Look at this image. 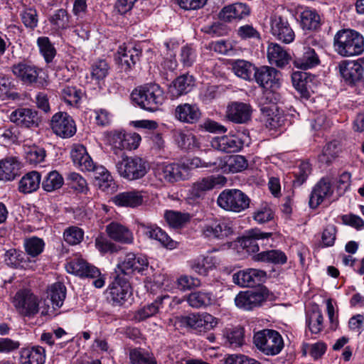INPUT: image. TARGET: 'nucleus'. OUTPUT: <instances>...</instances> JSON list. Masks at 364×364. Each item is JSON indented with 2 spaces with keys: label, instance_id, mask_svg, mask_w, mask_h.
<instances>
[{
  "label": "nucleus",
  "instance_id": "4c0bfd02",
  "mask_svg": "<svg viewBox=\"0 0 364 364\" xmlns=\"http://www.w3.org/2000/svg\"><path fill=\"white\" fill-rule=\"evenodd\" d=\"M21 164L14 157H7L0 160V181H13L18 174Z\"/></svg>",
  "mask_w": 364,
  "mask_h": 364
},
{
  "label": "nucleus",
  "instance_id": "7c9ffc66",
  "mask_svg": "<svg viewBox=\"0 0 364 364\" xmlns=\"http://www.w3.org/2000/svg\"><path fill=\"white\" fill-rule=\"evenodd\" d=\"M70 156L73 164L82 171H91L95 166L86 148L82 144L73 145Z\"/></svg>",
  "mask_w": 364,
  "mask_h": 364
},
{
  "label": "nucleus",
  "instance_id": "4d7b16f0",
  "mask_svg": "<svg viewBox=\"0 0 364 364\" xmlns=\"http://www.w3.org/2000/svg\"><path fill=\"white\" fill-rule=\"evenodd\" d=\"M83 92L74 86H65L61 90V97L70 106H77L80 101Z\"/></svg>",
  "mask_w": 364,
  "mask_h": 364
},
{
  "label": "nucleus",
  "instance_id": "72a5a7b5",
  "mask_svg": "<svg viewBox=\"0 0 364 364\" xmlns=\"http://www.w3.org/2000/svg\"><path fill=\"white\" fill-rule=\"evenodd\" d=\"M250 13V9L246 4L237 3L225 6L220 11L219 17L223 21L231 22L245 18Z\"/></svg>",
  "mask_w": 364,
  "mask_h": 364
},
{
  "label": "nucleus",
  "instance_id": "412c9836",
  "mask_svg": "<svg viewBox=\"0 0 364 364\" xmlns=\"http://www.w3.org/2000/svg\"><path fill=\"white\" fill-rule=\"evenodd\" d=\"M316 77L309 73L295 71L291 74V81L294 87L300 94L301 97L309 99L311 93L314 92Z\"/></svg>",
  "mask_w": 364,
  "mask_h": 364
},
{
  "label": "nucleus",
  "instance_id": "09e8293b",
  "mask_svg": "<svg viewBox=\"0 0 364 364\" xmlns=\"http://www.w3.org/2000/svg\"><path fill=\"white\" fill-rule=\"evenodd\" d=\"M252 259L255 262H270L274 264H284L287 258L286 255L277 250L263 251L253 255Z\"/></svg>",
  "mask_w": 364,
  "mask_h": 364
},
{
  "label": "nucleus",
  "instance_id": "cd10ccee",
  "mask_svg": "<svg viewBox=\"0 0 364 364\" xmlns=\"http://www.w3.org/2000/svg\"><path fill=\"white\" fill-rule=\"evenodd\" d=\"M143 234L148 238L155 240L164 247L173 250L177 247V242L173 240L164 230L156 225H141Z\"/></svg>",
  "mask_w": 364,
  "mask_h": 364
},
{
  "label": "nucleus",
  "instance_id": "9d476101",
  "mask_svg": "<svg viewBox=\"0 0 364 364\" xmlns=\"http://www.w3.org/2000/svg\"><path fill=\"white\" fill-rule=\"evenodd\" d=\"M109 298L114 306H123L132 296L129 282L124 276L117 274L107 289Z\"/></svg>",
  "mask_w": 364,
  "mask_h": 364
},
{
  "label": "nucleus",
  "instance_id": "f257e3e1",
  "mask_svg": "<svg viewBox=\"0 0 364 364\" xmlns=\"http://www.w3.org/2000/svg\"><path fill=\"white\" fill-rule=\"evenodd\" d=\"M132 101L141 109L155 112L164 103L166 97L163 89L156 83H150L134 89Z\"/></svg>",
  "mask_w": 364,
  "mask_h": 364
},
{
  "label": "nucleus",
  "instance_id": "e2e57ef3",
  "mask_svg": "<svg viewBox=\"0 0 364 364\" xmlns=\"http://www.w3.org/2000/svg\"><path fill=\"white\" fill-rule=\"evenodd\" d=\"M23 246L26 253L29 256L36 257L43 251L45 242L41 238L33 237L26 239L24 241Z\"/></svg>",
  "mask_w": 364,
  "mask_h": 364
},
{
  "label": "nucleus",
  "instance_id": "7ed1b4c3",
  "mask_svg": "<svg viewBox=\"0 0 364 364\" xmlns=\"http://www.w3.org/2000/svg\"><path fill=\"white\" fill-rule=\"evenodd\" d=\"M152 171L155 178L163 186L186 181L191 176L190 167L185 163L159 162Z\"/></svg>",
  "mask_w": 364,
  "mask_h": 364
},
{
  "label": "nucleus",
  "instance_id": "5fc2aeb1",
  "mask_svg": "<svg viewBox=\"0 0 364 364\" xmlns=\"http://www.w3.org/2000/svg\"><path fill=\"white\" fill-rule=\"evenodd\" d=\"M164 218L171 227L178 228L183 227L189 222L191 215L188 213L166 210L164 213Z\"/></svg>",
  "mask_w": 364,
  "mask_h": 364
},
{
  "label": "nucleus",
  "instance_id": "8fccbe9b",
  "mask_svg": "<svg viewBox=\"0 0 364 364\" xmlns=\"http://www.w3.org/2000/svg\"><path fill=\"white\" fill-rule=\"evenodd\" d=\"M129 358L132 364H157L153 353L144 348H135L130 349Z\"/></svg>",
  "mask_w": 364,
  "mask_h": 364
},
{
  "label": "nucleus",
  "instance_id": "6ab92c4d",
  "mask_svg": "<svg viewBox=\"0 0 364 364\" xmlns=\"http://www.w3.org/2000/svg\"><path fill=\"white\" fill-rule=\"evenodd\" d=\"M53 132L62 137L70 138L76 133V125L73 118L66 112L55 113L51 119Z\"/></svg>",
  "mask_w": 364,
  "mask_h": 364
},
{
  "label": "nucleus",
  "instance_id": "a211bd4d",
  "mask_svg": "<svg viewBox=\"0 0 364 364\" xmlns=\"http://www.w3.org/2000/svg\"><path fill=\"white\" fill-rule=\"evenodd\" d=\"M272 236V232H262L259 228H252L246 232L240 239L241 246L249 253L256 255L259 250V244L263 246Z\"/></svg>",
  "mask_w": 364,
  "mask_h": 364
},
{
  "label": "nucleus",
  "instance_id": "338daca9",
  "mask_svg": "<svg viewBox=\"0 0 364 364\" xmlns=\"http://www.w3.org/2000/svg\"><path fill=\"white\" fill-rule=\"evenodd\" d=\"M225 336L230 346L239 347L243 342V329L240 327L227 328Z\"/></svg>",
  "mask_w": 364,
  "mask_h": 364
},
{
  "label": "nucleus",
  "instance_id": "f8f14e48",
  "mask_svg": "<svg viewBox=\"0 0 364 364\" xmlns=\"http://www.w3.org/2000/svg\"><path fill=\"white\" fill-rule=\"evenodd\" d=\"M148 267L149 262L146 256L129 252L120 258L117 266V272L124 276H131L134 272L144 274Z\"/></svg>",
  "mask_w": 364,
  "mask_h": 364
},
{
  "label": "nucleus",
  "instance_id": "49530a36",
  "mask_svg": "<svg viewBox=\"0 0 364 364\" xmlns=\"http://www.w3.org/2000/svg\"><path fill=\"white\" fill-rule=\"evenodd\" d=\"M232 70L235 75L247 81L253 80V74L257 67L249 61L245 60H236L231 63Z\"/></svg>",
  "mask_w": 364,
  "mask_h": 364
},
{
  "label": "nucleus",
  "instance_id": "4468645a",
  "mask_svg": "<svg viewBox=\"0 0 364 364\" xmlns=\"http://www.w3.org/2000/svg\"><path fill=\"white\" fill-rule=\"evenodd\" d=\"M182 322L198 333H204L214 329L220 319L207 312L194 313L182 318Z\"/></svg>",
  "mask_w": 364,
  "mask_h": 364
},
{
  "label": "nucleus",
  "instance_id": "69168bd1",
  "mask_svg": "<svg viewBox=\"0 0 364 364\" xmlns=\"http://www.w3.org/2000/svg\"><path fill=\"white\" fill-rule=\"evenodd\" d=\"M109 66L105 60H100L95 62L91 70V77L97 82L103 80L109 73Z\"/></svg>",
  "mask_w": 364,
  "mask_h": 364
},
{
  "label": "nucleus",
  "instance_id": "de8ad7c7",
  "mask_svg": "<svg viewBox=\"0 0 364 364\" xmlns=\"http://www.w3.org/2000/svg\"><path fill=\"white\" fill-rule=\"evenodd\" d=\"M169 299L170 297L168 295L158 297L152 303L148 304L139 309L136 312V318L139 321H143L155 316L162 308L163 302Z\"/></svg>",
  "mask_w": 364,
  "mask_h": 364
},
{
  "label": "nucleus",
  "instance_id": "e433bc0d",
  "mask_svg": "<svg viewBox=\"0 0 364 364\" xmlns=\"http://www.w3.org/2000/svg\"><path fill=\"white\" fill-rule=\"evenodd\" d=\"M106 231L109 237L117 242L131 244L134 240L132 232L124 225L112 222L106 227Z\"/></svg>",
  "mask_w": 364,
  "mask_h": 364
},
{
  "label": "nucleus",
  "instance_id": "bf43d9fd",
  "mask_svg": "<svg viewBox=\"0 0 364 364\" xmlns=\"http://www.w3.org/2000/svg\"><path fill=\"white\" fill-rule=\"evenodd\" d=\"M25 158L30 164H38L44 161L46 156L43 148L36 145L24 147Z\"/></svg>",
  "mask_w": 364,
  "mask_h": 364
},
{
  "label": "nucleus",
  "instance_id": "13d9d810",
  "mask_svg": "<svg viewBox=\"0 0 364 364\" xmlns=\"http://www.w3.org/2000/svg\"><path fill=\"white\" fill-rule=\"evenodd\" d=\"M49 21L55 31L65 30L69 27V16L66 10L60 9L50 17Z\"/></svg>",
  "mask_w": 364,
  "mask_h": 364
},
{
  "label": "nucleus",
  "instance_id": "2f4dec72",
  "mask_svg": "<svg viewBox=\"0 0 364 364\" xmlns=\"http://www.w3.org/2000/svg\"><path fill=\"white\" fill-rule=\"evenodd\" d=\"M186 301L192 308L206 309L215 304L216 296L211 291L198 290L189 294Z\"/></svg>",
  "mask_w": 364,
  "mask_h": 364
},
{
  "label": "nucleus",
  "instance_id": "ea45409f",
  "mask_svg": "<svg viewBox=\"0 0 364 364\" xmlns=\"http://www.w3.org/2000/svg\"><path fill=\"white\" fill-rule=\"evenodd\" d=\"M112 200L118 206L135 208L142 204L143 196L140 191H126L116 195Z\"/></svg>",
  "mask_w": 364,
  "mask_h": 364
},
{
  "label": "nucleus",
  "instance_id": "473e14b6",
  "mask_svg": "<svg viewBox=\"0 0 364 364\" xmlns=\"http://www.w3.org/2000/svg\"><path fill=\"white\" fill-rule=\"evenodd\" d=\"M13 74L26 84L35 82L38 77V68L28 63L21 62L11 68Z\"/></svg>",
  "mask_w": 364,
  "mask_h": 364
},
{
  "label": "nucleus",
  "instance_id": "dca6fc26",
  "mask_svg": "<svg viewBox=\"0 0 364 364\" xmlns=\"http://www.w3.org/2000/svg\"><path fill=\"white\" fill-rule=\"evenodd\" d=\"M278 95L277 90H265L261 98V111L266 114V123L272 129H277L282 125V121L279 114H274L277 110Z\"/></svg>",
  "mask_w": 364,
  "mask_h": 364
},
{
  "label": "nucleus",
  "instance_id": "c03bdc74",
  "mask_svg": "<svg viewBox=\"0 0 364 364\" xmlns=\"http://www.w3.org/2000/svg\"><path fill=\"white\" fill-rule=\"evenodd\" d=\"M41 181V174L32 171L26 173L18 182V191L23 193H31L38 190Z\"/></svg>",
  "mask_w": 364,
  "mask_h": 364
},
{
  "label": "nucleus",
  "instance_id": "3c124183",
  "mask_svg": "<svg viewBox=\"0 0 364 364\" xmlns=\"http://www.w3.org/2000/svg\"><path fill=\"white\" fill-rule=\"evenodd\" d=\"M91 171L94 173L95 182L100 189L105 191L113 184V179L108 170L102 166H95Z\"/></svg>",
  "mask_w": 364,
  "mask_h": 364
},
{
  "label": "nucleus",
  "instance_id": "f3484780",
  "mask_svg": "<svg viewBox=\"0 0 364 364\" xmlns=\"http://www.w3.org/2000/svg\"><path fill=\"white\" fill-rule=\"evenodd\" d=\"M270 32L276 39L286 44L291 43L295 38L294 31L288 20L281 16L271 17Z\"/></svg>",
  "mask_w": 364,
  "mask_h": 364
},
{
  "label": "nucleus",
  "instance_id": "a18cd8bd",
  "mask_svg": "<svg viewBox=\"0 0 364 364\" xmlns=\"http://www.w3.org/2000/svg\"><path fill=\"white\" fill-rule=\"evenodd\" d=\"M4 262L8 266L24 269L28 268L29 264H31L22 251L13 248L6 250L4 253Z\"/></svg>",
  "mask_w": 364,
  "mask_h": 364
},
{
  "label": "nucleus",
  "instance_id": "6e6552de",
  "mask_svg": "<svg viewBox=\"0 0 364 364\" xmlns=\"http://www.w3.org/2000/svg\"><path fill=\"white\" fill-rule=\"evenodd\" d=\"M11 302L16 311L26 317H33L39 311L40 300L31 290L25 289L18 291Z\"/></svg>",
  "mask_w": 364,
  "mask_h": 364
},
{
  "label": "nucleus",
  "instance_id": "5701e85b",
  "mask_svg": "<svg viewBox=\"0 0 364 364\" xmlns=\"http://www.w3.org/2000/svg\"><path fill=\"white\" fill-rule=\"evenodd\" d=\"M210 146L221 152L233 153L242 149L243 141L237 135L227 134L212 138Z\"/></svg>",
  "mask_w": 364,
  "mask_h": 364
},
{
  "label": "nucleus",
  "instance_id": "a878e982",
  "mask_svg": "<svg viewBox=\"0 0 364 364\" xmlns=\"http://www.w3.org/2000/svg\"><path fill=\"white\" fill-rule=\"evenodd\" d=\"M252 107L249 104L240 102L230 103L226 111L228 119L237 124L246 123L250 119Z\"/></svg>",
  "mask_w": 364,
  "mask_h": 364
},
{
  "label": "nucleus",
  "instance_id": "774afa93",
  "mask_svg": "<svg viewBox=\"0 0 364 364\" xmlns=\"http://www.w3.org/2000/svg\"><path fill=\"white\" fill-rule=\"evenodd\" d=\"M252 218L258 224H264L273 220L274 213L269 206L264 205L254 211Z\"/></svg>",
  "mask_w": 364,
  "mask_h": 364
},
{
  "label": "nucleus",
  "instance_id": "79ce46f5",
  "mask_svg": "<svg viewBox=\"0 0 364 364\" xmlns=\"http://www.w3.org/2000/svg\"><path fill=\"white\" fill-rule=\"evenodd\" d=\"M300 25L304 30L316 29L320 23V16L316 10L309 7H299Z\"/></svg>",
  "mask_w": 364,
  "mask_h": 364
},
{
  "label": "nucleus",
  "instance_id": "680f3d73",
  "mask_svg": "<svg viewBox=\"0 0 364 364\" xmlns=\"http://www.w3.org/2000/svg\"><path fill=\"white\" fill-rule=\"evenodd\" d=\"M37 45L46 63L51 62L55 56L56 50L50 39L46 36L39 37L37 39Z\"/></svg>",
  "mask_w": 364,
  "mask_h": 364
},
{
  "label": "nucleus",
  "instance_id": "393cba45",
  "mask_svg": "<svg viewBox=\"0 0 364 364\" xmlns=\"http://www.w3.org/2000/svg\"><path fill=\"white\" fill-rule=\"evenodd\" d=\"M173 116L176 120L181 122L191 124L200 119L201 112L196 104L186 102L176 107Z\"/></svg>",
  "mask_w": 364,
  "mask_h": 364
},
{
  "label": "nucleus",
  "instance_id": "ddd939ff",
  "mask_svg": "<svg viewBox=\"0 0 364 364\" xmlns=\"http://www.w3.org/2000/svg\"><path fill=\"white\" fill-rule=\"evenodd\" d=\"M333 195L334 187L332 180L328 177H323L312 188L309 196V207L316 209L321 203L330 202Z\"/></svg>",
  "mask_w": 364,
  "mask_h": 364
},
{
  "label": "nucleus",
  "instance_id": "0eeeda50",
  "mask_svg": "<svg viewBox=\"0 0 364 364\" xmlns=\"http://www.w3.org/2000/svg\"><path fill=\"white\" fill-rule=\"evenodd\" d=\"M65 269L70 274L94 279L92 284L96 288H102L105 284V276L101 274L100 270L82 258L72 259L66 264Z\"/></svg>",
  "mask_w": 364,
  "mask_h": 364
},
{
  "label": "nucleus",
  "instance_id": "58836bf2",
  "mask_svg": "<svg viewBox=\"0 0 364 364\" xmlns=\"http://www.w3.org/2000/svg\"><path fill=\"white\" fill-rule=\"evenodd\" d=\"M293 64L294 67L305 70L318 65L320 59L314 49L310 47H304L301 55L296 57Z\"/></svg>",
  "mask_w": 364,
  "mask_h": 364
},
{
  "label": "nucleus",
  "instance_id": "4be33fe9",
  "mask_svg": "<svg viewBox=\"0 0 364 364\" xmlns=\"http://www.w3.org/2000/svg\"><path fill=\"white\" fill-rule=\"evenodd\" d=\"M266 296L260 290L240 291L235 299L237 307L244 310H252L259 307L265 301Z\"/></svg>",
  "mask_w": 364,
  "mask_h": 364
},
{
  "label": "nucleus",
  "instance_id": "6e6d98bb",
  "mask_svg": "<svg viewBox=\"0 0 364 364\" xmlns=\"http://www.w3.org/2000/svg\"><path fill=\"white\" fill-rule=\"evenodd\" d=\"M226 173H235L245 170L248 163L245 156L241 155L225 156Z\"/></svg>",
  "mask_w": 364,
  "mask_h": 364
},
{
  "label": "nucleus",
  "instance_id": "f704fd0d",
  "mask_svg": "<svg viewBox=\"0 0 364 364\" xmlns=\"http://www.w3.org/2000/svg\"><path fill=\"white\" fill-rule=\"evenodd\" d=\"M267 56L269 63L279 68H283L289 63L290 55L282 46L270 43L267 46Z\"/></svg>",
  "mask_w": 364,
  "mask_h": 364
},
{
  "label": "nucleus",
  "instance_id": "37998d69",
  "mask_svg": "<svg viewBox=\"0 0 364 364\" xmlns=\"http://www.w3.org/2000/svg\"><path fill=\"white\" fill-rule=\"evenodd\" d=\"M306 322L312 333L318 334L323 330V317L317 305H313L306 311Z\"/></svg>",
  "mask_w": 364,
  "mask_h": 364
},
{
  "label": "nucleus",
  "instance_id": "c85d7f7f",
  "mask_svg": "<svg viewBox=\"0 0 364 364\" xmlns=\"http://www.w3.org/2000/svg\"><path fill=\"white\" fill-rule=\"evenodd\" d=\"M11 122L24 127H37L38 124V113L29 108H18L9 116Z\"/></svg>",
  "mask_w": 364,
  "mask_h": 364
},
{
  "label": "nucleus",
  "instance_id": "052dcab7",
  "mask_svg": "<svg viewBox=\"0 0 364 364\" xmlns=\"http://www.w3.org/2000/svg\"><path fill=\"white\" fill-rule=\"evenodd\" d=\"M176 140L182 149H191L200 147V142L198 138L191 132H179Z\"/></svg>",
  "mask_w": 364,
  "mask_h": 364
},
{
  "label": "nucleus",
  "instance_id": "2eb2a0df",
  "mask_svg": "<svg viewBox=\"0 0 364 364\" xmlns=\"http://www.w3.org/2000/svg\"><path fill=\"white\" fill-rule=\"evenodd\" d=\"M201 232L207 238L224 240L232 235V223L226 218L213 219L203 225Z\"/></svg>",
  "mask_w": 364,
  "mask_h": 364
},
{
  "label": "nucleus",
  "instance_id": "1a4fd4ad",
  "mask_svg": "<svg viewBox=\"0 0 364 364\" xmlns=\"http://www.w3.org/2000/svg\"><path fill=\"white\" fill-rule=\"evenodd\" d=\"M227 179L222 175L208 176L199 178L194 182L188 190V199L193 202H198L203 199L207 191H210L216 186L225 185Z\"/></svg>",
  "mask_w": 364,
  "mask_h": 364
},
{
  "label": "nucleus",
  "instance_id": "9b49d317",
  "mask_svg": "<svg viewBox=\"0 0 364 364\" xmlns=\"http://www.w3.org/2000/svg\"><path fill=\"white\" fill-rule=\"evenodd\" d=\"M253 79L264 90H277L282 85V75L273 67L263 65L257 67Z\"/></svg>",
  "mask_w": 364,
  "mask_h": 364
},
{
  "label": "nucleus",
  "instance_id": "f03ea898",
  "mask_svg": "<svg viewBox=\"0 0 364 364\" xmlns=\"http://www.w3.org/2000/svg\"><path fill=\"white\" fill-rule=\"evenodd\" d=\"M333 47L343 57L358 55L364 51V38L354 30H340L334 36Z\"/></svg>",
  "mask_w": 364,
  "mask_h": 364
},
{
  "label": "nucleus",
  "instance_id": "b1692460",
  "mask_svg": "<svg viewBox=\"0 0 364 364\" xmlns=\"http://www.w3.org/2000/svg\"><path fill=\"white\" fill-rule=\"evenodd\" d=\"M341 77L348 84H355L360 81L363 75V66L355 60H343L338 64Z\"/></svg>",
  "mask_w": 364,
  "mask_h": 364
},
{
  "label": "nucleus",
  "instance_id": "864d4df0",
  "mask_svg": "<svg viewBox=\"0 0 364 364\" xmlns=\"http://www.w3.org/2000/svg\"><path fill=\"white\" fill-rule=\"evenodd\" d=\"M48 294L54 309L63 306L66 296V287L60 282L52 284L48 291Z\"/></svg>",
  "mask_w": 364,
  "mask_h": 364
},
{
  "label": "nucleus",
  "instance_id": "a19ab883",
  "mask_svg": "<svg viewBox=\"0 0 364 364\" xmlns=\"http://www.w3.org/2000/svg\"><path fill=\"white\" fill-rule=\"evenodd\" d=\"M20 359L21 364H44L46 350L41 346L23 348Z\"/></svg>",
  "mask_w": 364,
  "mask_h": 364
},
{
  "label": "nucleus",
  "instance_id": "c9c22d12",
  "mask_svg": "<svg viewBox=\"0 0 364 364\" xmlns=\"http://www.w3.org/2000/svg\"><path fill=\"white\" fill-rule=\"evenodd\" d=\"M139 60V51L134 48H128L123 45L119 47L116 55V60L122 69L127 71L135 65Z\"/></svg>",
  "mask_w": 364,
  "mask_h": 364
},
{
  "label": "nucleus",
  "instance_id": "423d86ee",
  "mask_svg": "<svg viewBox=\"0 0 364 364\" xmlns=\"http://www.w3.org/2000/svg\"><path fill=\"white\" fill-rule=\"evenodd\" d=\"M253 341L256 347L267 355H276L284 348L281 334L272 329H263L255 333Z\"/></svg>",
  "mask_w": 364,
  "mask_h": 364
},
{
  "label": "nucleus",
  "instance_id": "20e7f679",
  "mask_svg": "<svg viewBox=\"0 0 364 364\" xmlns=\"http://www.w3.org/2000/svg\"><path fill=\"white\" fill-rule=\"evenodd\" d=\"M250 197L240 189H225L218 196L217 204L222 209L235 213H242L250 208Z\"/></svg>",
  "mask_w": 364,
  "mask_h": 364
},
{
  "label": "nucleus",
  "instance_id": "bb28decb",
  "mask_svg": "<svg viewBox=\"0 0 364 364\" xmlns=\"http://www.w3.org/2000/svg\"><path fill=\"white\" fill-rule=\"evenodd\" d=\"M220 263V260L217 257L200 255L191 262V267L198 274L206 277L210 272L216 269Z\"/></svg>",
  "mask_w": 364,
  "mask_h": 364
},
{
  "label": "nucleus",
  "instance_id": "c756f323",
  "mask_svg": "<svg viewBox=\"0 0 364 364\" xmlns=\"http://www.w3.org/2000/svg\"><path fill=\"white\" fill-rule=\"evenodd\" d=\"M194 86L195 80L192 75H182L169 85L168 93L172 99H176L190 92Z\"/></svg>",
  "mask_w": 364,
  "mask_h": 364
},
{
  "label": "nucleus",
  "instance_id": "0e129e2a",
  "mask_svg": "<svg viewBox=\"0 0 364 364\" xmlns=\"http://www.w3.org/2000/svg\"><path fill=\"white\" fill-rule=\"evenodd\" d=\"M176 284L178 289L186 291L200 287L201 286V281L198 277L182 274L177 278Z\"/></svg>",
  "mask_w": 364,
  "mask_h": 364
},
{
  "label": "nucleus",
  "instance_id": "39448f33",
  "mask_svg": "<svg viewBox=\"0 0 364 364\" xmlns=\"http://www.w3.org/2000/svg\"><path fill=\"white\" fill-rule=\"evenodd\" d=\"M119 175L128 180L135 181L143 178L148 172V163L139 156H124L116 164Z\"/></svg>",
  "mask_w": 364,
  "mask_h": 364
},
{
  "label": "nucleus",
  "instance_id": "aec40b11",
  "mask_svg": "<svg viewBox=\"0 0 364 364\" xmlns=\"http://www.w3.org/2000/svg\"><path fill=\"white\" fill-rule=\"evenodd\" d=\"M266 272L259 269L248 268L232 275V281L242 287H252L264 282Z\"/></svg>",
  "mask_w": 364,
  "mask_h": 364
},
{
  "label": "nucleus",
  "instance_id": "603ef678",
  "mask_svg": "<svg viewBox=\"0 0 364 364\" xmlns=\"http://www.w3.org/2000/svg\"><path fill=\"white\" fill-rule=\"evenodd\" d=\"M64 184V178L57 171L48 173L42 181V188L46 192H53L60 189Z\"/></svg>",
  "mask_w": 364,
  "mask_h": 364
}]
</instances>
